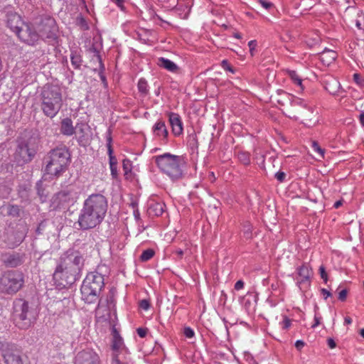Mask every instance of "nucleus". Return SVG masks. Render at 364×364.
I'll return each mask as SVG.
<instances>
[{
	"label": "nucleus",
	"mask_w": 364,
	"mask_h": 364,
	"mask_svg": "<svg viewBox=\"0 0 364 364\" xmlns=\"http://www.w3.org/2000/svg\"><path fill=\"white\" fill-rule=\"evenodd\" d=\"M50 159H70V154L65 146H58L49 152Z\"/></svg>",
	"instance_id": "nucleus-18"
},
{
	"label": "nucleus",
	"mask_w": 364,
	"mask_h": 364,
	"mask_svg": "<svg viewBox=\"0 0 364 364\" xmlns=\"http://www.w3.org/2000/svg\"><path fill=\"white\" fill-rule=\"evenodd\" d=\"M112 335L113 336V340L122 338L119 335V331L114 326L112 327Z\"/></svg>",
	"instance_id": "nucleus-54"
},
{
	"label": "nucleus",
	"mask_w": 364,
	"mask_h": 364,
	"mask_svg": "<svg viewBox=\"0 0 364 364\" xmlns=\"http://www.w3.org/2000/svg\"><path fill=\"white\" fill-rule=\"evenodd\" d=\"M39 134L32 129H25L16 139V147L14 154L15 159H32L39 149Z\"/></svg>",
	"instance_id": "nucleus-2"
},
{
	"label": "nucleus",
	"mask_w": 364,
	"mask_h": 364,
	"mask_svg": "<svg viewBox=\"0 0 364 364\" xmlns=\"http://www.w3.org/2000/svg\"><path fill=\"white\" fill-rule=\"evenodd\" d=\"M289 117L295 120L302 119V123L307 127L316 123L315 114L310 107H296L290 109Z\"/></svg>",
	"instance_id": "nucleus-12"
},
{
	"label": "nucleus",
	"mask_w": 364,
	"mask_h": 364,
	"mask_svg": "<svg viewBox=\"0 0 364 364\" xmlns=\"http://www.w3.org/2000/svg\"><path fill=\"white\" fill-rule=\"evenodd\" d=\"M36 27L33 31L37 35L36 43L40 38L49 41H55L58 38V26L53 18L50 16H41L35 21Z\"/></svg>",
	"instance_id": "nucleus-7"
},
{
	"label": "nucleus",
	"mask_w": 364,
	"mask_h": 364,
	"mask_svg": "<svg viewBox=\"0 0 364 364\" xmlns=\"http://www.w3.org/2000/svg\"><path fill=\"white\" fill-rule=\"evenodd\" d=\"M111 137H109L108 138V143L107 144V151H108V154H109V159H115V156H113V149L112 148V146H111Z\"/></svg>",
	"instance_id": "nucleus-43"
},
{
	"label": "nucleus",
	"mask_w": 364,
	"mask_h": 364,
	"mask_svg": "<svg viewBox=\"0 0 364 364\" xmlns=\"http://www.w3.org/2000/svg\"><path fill=\"white\" fill-rule=\"evenodd\" d=\"M112 1L115 2L118 6H119L121 9H123V2L124 0H112Z\"/></svg>",
	"instance_id": "nucleus-63"
},
{
	"label": "nucleus",
	"mask_w": 364,
	"mask_h": 364,
	"mask_svg": "<svg viewBox=\"0 0 364 364\" xmlns=\"http://www.w3.org/2000/svg\"><path fill=\"white\" fill-rule=\"evenodd\" d=\"M41 100L43 114L48 117L53 118L63 105L60 88L54 85H45L42 88Z\"/></svg>",
	"instance_id": "nucleus-3"
},
{
	"label": "nucleus",
	"mask_w": 364,
	"mask_h": 364,
	"mask_svg": "<svg viewBox=\"0 0 364 364\" xmlns=\"http://www.w3.org/2000/svg\"><path fill=\"white\" fill-rule=\"evenodd\" d=\"M75 364H100V358L92 350H82L77 354Z\"/></svg>",
	"instance_id": "nucleus-15"
},
{
	"label": "nucleus",
	"mask_w": 364,
	"mask_h": 364,
	"mask_svg": "<svg viewBox=\"0 0 364 364\" xmlns=\"http://www.w3.org/2000/svg\"><path fill=\"white\" fill-rule=\"evenodd\" d=\"M104 285V277L101 274H87L80 289L82 300L87 304L97 302Z\"/></svg>",
	"instance_id": "nucleus-6"
},
{
	"label": "nucleus",
	"mask_w": 364,
	"mask_h": 364,
	"mask_svg": "<svg viewBox=\"0 0 364 364\" xmlns=\"http://www.w3.org/2000/svg\"><path fill=\"white\" fill-rule=\"evenodd\" d=\"M320 54V60L325 65H329L337 58L335 51L327 48H325Z\"/></svg>",
	"instance_id": "nucleus-21"
},
{
	"label": "nucleus",
	"mask_w": 364,
	"mask_h": 364,
	"mask_svg": "<svg viewBox=\"0 0 364 364\" xmlns=\"http://www.w3.org/2000/svg\"><path fill=\"white\" fill-rule=\"evenodd\" d=\"M321 292L324 296L325 299H326L329 296H331V295H332L331 293L328 290L323 289V288L321 289Z\"/></svg>",
	"instance_id": "nucleus-59"
},
{
	"label": "nucleus",
	"mask_w": 364,
	"mask_h": 364,
	"mask_svg": "<svg viewBox=\"0 0 364 364\" xmlns=\"http://www.w3.org/2000/svg\"><path fill=\"white\" fill-rule=\"evenodd\" d=\"M60 132L63 135L72 136L75 133V127L70 118H65L60 122Z\"/></svg>",
	"instance_id": "nucleus-22"
},
{
	"label": "nucleus",
	"mask_w": 364,
	"mask_h": 364,
	"mask_svg": "<svg viewBox=\"0 0 364 364\" xmlns=\"http://www.w3.org/2000/svg\"><path fill=\"white\" fill-rule=\"evenodd\" d=\"M305 343L303 341L298 340L295 343V347L299 350H301V348L304 346Z\"/></svg>",
	"instance_id": "nucleus-56"
},
{
	"label": "nucleus",
	"mask_w": 364,
	"mask_h": 364,
	"mask_svg": "<svg viewBox=\"0 0 364 364\" xmlns=\"http://www.w3.org/2000/svg\"><path fill=\"white\" fill-rule=\"evenodd\" d=\"M0 213L9 217L19 218L23 211L19 205L7 203L0 207Z\"/></svg>",
	"instance_id": "nucleus-17"
},
{
	"label": "nucleus",
	"mask_w": 364,
	"mask_h": 364,
	"mask_svg": "<svg viewBox=\"0 0 364 364\" xmlns=\"http://www.w3.org/2000/svg\"><path fill=\"white\" fill-rule=\"evenodd\" d=\"M257 46V41L255 40L250 41L248 43V46L250 48V52L252 56H253L254 53L253 51L255 49V47Z\"/></svg>",
	"instance_id": "nucleus-51"
},
{
	"label": "nucleus",
	"mask_w": 364,
	"mask_h": 364,
	"mask_svg": "<svg viewBox=\"0 0 364 364\" xmlns=\"http://www.w3.org/2000/svg\"><path fill=\"white\" fill-rule=\"evenodd\" d=\"M139 306L144 310H147L150 306V303L148 300L143 299L140 301Z\"/></svg>",
	"instance_id": "nucleus-49"
},
{
	"label": "nucleus",
	"mask_w": 364,
	"mask_h": 364,
	"mask_svg": "<svg viewBox=\"0 0 364 364\" xmlns=\"http://www.w3.org/2000/svg\"><path fill=\"white\" fill-rule=\"evenodd\" d=\"M244 236L247 239H250L252 237V227L249 223H246L244 225Z\"/></svg>",
	"instance_id": "nucleus-38"
},
{
	"label": "nucleus",
	"mask_w": 364,
	"mask_h": 364,
	"mask_svg": "<svg viewBox=\"0 0 364 364\" xmlns=\"http://www.w3.org/2000/svg\"><path fill=\"white\" fill-rule=\"evenodd\" d=\"M347 295H348V289H342L341 291H340L338 292V299L341 301H345L346 300Z\"/></svg>",
	"instance_id": "nucleus-44"
},
{
	"label": "nucleus",
	"mask_w": 364,
	"mask_h": 364,
	"mask_svg": "<svg viewBox=\"0 0 364 364\" xmlns=\"http://www.w3.org/2000/svg\"><path fill=\"white\" fill-rule=\"evenodd\" d=\"M148 329L146 328H138L136 332L139 337L144 338L146 336Z\"/></svg>",
	"instance_id": "nucleus-47"
},
{
	"label": "nucleus",
	"mask_w": 364,
	"mask_h": 364,
	"mask_svg": "<svg viewBox=\"0 0 364 364\" xmlns=\"http://www.w3.org/2000/svg\"><path fill=\"white\" fill-rule=\"evenodd\" d=\"M283 323H284L283 328L287 329L291 325V320L289 318H288L287 316H284Z\"/></svg>",
	"instance_id": "nucleus-53"
},
{
	"label": "nucleus",
	"mask_w": 364,
	"mask_h": 364,
	"mask_svg": "<svg viewBox=\"0 0 364 364\" xmlns=\"http://www.w3.org/2000/svg\"><path fill=\"white\" fill-rule=\"evenodd\" d=\"M177 159L178 156L176 155L171 154L170 153H165L164 154L154 156V157H153L152 159Z\"/></svg>",
	"instance_id": "nucleus-39"
},
{
	"label": "nucleus",
	"mask_w": 364,
	"mask_h": 364,
	"mask_svg": "<svg viewBox=\"0 0 364 364\" xmlns=\"http://www.w3.org/2000/svg\"><path fill=\"white\" fill-rule=\"evenodd\" d=\"M0 350L2 351L6 364H23L21 357L17 350H14L9 343H0Z\"/></svg>",
	"instance_id": "nucleus-13"
},
{
	"label": "nucleus",
	"mask_w": 364,
	"mask_h": 364,
	"mask_svg": "<svg viewBox=\"0 0 364 364\" xmlns=\"http://www.w3.org/2000/svg\"><path fill=\"white\" fill-rule=\"evenodd\" d=\"M6 145H4V144H1L0 146V156L1 158L3 157H7V154H8V149H6Z\"/></svg>",
	"instance_id": "nucleus-52"
},
{
	"label": "nucleus",
	"mask_w": 364,
	"mask_h": 364,
	"mask_svg": "<svg viewBox=\"0 0 364 364\" xmlns=\"http://www.w3.org/2000/svg\"><path fill=\"white\" fill-rule=\"evenodd\" d=\"M169 122L172 132L175 135H180L183 132L182 122L178 114L171 112L168 114Z\"/></svg>",
	"instance_id": "nucleus-19"
},
{
	"label": "nucleus",
	"mask_w": 364,
	"mask_h": 364,
	"mask_svg": "<svg viewBox=\"0 0 364 364\" xmlns=\"http://www.w3.org/2000/svg\"><path fill=\"white\" fill-rule=\"evenodd\" d=\"M183 161H156L160 170L172 179L182 176Z\"/></svg>",
	"instance_id": "nucleus-11"
},
{
	"label": "nucleus",
	"mask_w": 364,
	"mask_h": 364,
	"mask_svg": "<svg viewBox=\"0 0 364 364\" xmlns=\"http://www.w3.org/2000/svg\"><path fill=\"white\" fill-rule=\"evenodd\" d=\"M319 273L321 277L323 279V282L326 283L328 282V274L326 272V269L323 266H321L319 267Z\"/></svg>",
	"instance_id": "nucleus-42"
},
{
	"label": "nucleus",
	"mask_w": 364,
	"mask_h": 364,
	"mask_svg": "<svg viewBox=\"0 0 364 364\" xmlns=\"http://www.w3.org/2000/svg\"><path fill=\"white\" fill-rule=\"evenodd\" d=\"M312 148L320 154L321 158H324L325 149L321 148L317 141L312 142Z\"/></svg>",
	"instance_id": "nucleus-36"
},
{
	"label": "nucleus",
	"mask_w": 364,
	"mask_h": 364,
	"mask_svg": "<svg viewBox=\"0 0 364 364\" xmlns=\"http://www.w3.org/2000/svg\"><path fill=\"white\" fill-rule=\"evenodd\" d=\"M154 133L159 136H162L163 139H166L168 136V132L164 121H158L153 127Z\"/></svg>",
	"instance_id": "nucleus-23"
},
{
	"label": "nucleus",
	"mask_w": 364,
	"mask_h": 364,
	"mask_svg": "<svg viewBox=\"0 0 364 364\" xmlns=\"http://www.w3.org/2000/svg\"><path fill=\"white\" fill-rule=\"evenodd\" d=\"M13 318L16 326L27 329L36 320L37 311L33 304L23 299H17L14 301Z\"/></svg>",
	"instance_id": "nucleus-5"
},
{
	"label": "nucleus",
	"mask_w": 364,
	"mask_h": 364,
	"mask_svg": "<svg viewBox=\"0 0 364 364\" xmlns=\"http://www.w3.org/2000/svg\"><path fill=\"white\" fill-rule=\"evenodd\" d=\"M67 163L61 164L60 161H49L46 166V172L48 174L59 176L67 169Z\"/></svg>",
	"instance_id": "nucleus-16"
},
{
	"label": "nucleus",
	"mask_w": 364,
	"mask_h": 364,
	"mask_svg": "<svg viewBox=\"0 0 364 364\" xmlns=\"http://www.w3.org/2000/svg\"><path fill=\"white\" fill-rule=\"evenodd\" d=\"M353 80L358 85H362L363 83V80H361L360 75L358 73H355L353 75Z\"/></svg>",
	"instance_id": "nucleus-57"
},
{
	"label": "nucleus",
	"mask_w": 364,
	"mask_h": 364,
	"mask_svg": "<svg viewBox=\"0 0 364 364\" xmlns=\"http://www.w3.org/2000/svg\"><path fill=\"white\" fill-rule=\"evenodd\" d=\"M108 208L107 198L100 193H94L84 201L77 224L82 230H90L100 225Z\"/></svg>",
	"instance_id": "nucleus-1"
},
{
	"label": "nucleus",
	"mask_w": 364,
	"mask_h": 364,
	"mask_svg": "<svg viewBox=\"0 0 364 364\" xmlns=\"http://www.w3.org/2000/svg\"><path fill=\"white\" fill-rule=\"evenodd\" d=\"M244 287V282L242 280H238L235 284V289L240 290Z\"/></svg>",
	"instance_id": "nucleus-58"
},
{
	"label": "nucleus",
	"mask_w": 364,
	"mask_h": 364,
	"mask_svg": "<svg viewBox=\"0 0 364 364\" xmlns=\"http://www.w3.org/2000/svg\"><path fill=\"white\" fill-rule=\"evenodd\" d=\"M221 65L225 70H228L230 71L231 73H234L233 68L229 65L227 60H223L222 61Z\"/></svg>",
	"instance_id": "nucleus-50"
},
{
	"label": "nucleus",
	"mask_w": 364,
	"mask_h": 364,
	"mask_svg": "<svg viewBox=\"0 0 364 364\" xmlns=\"http://www.w3.org/2000/svg\"><path fill=\"white\" fill-rule=\"evenodd\" d=\"M262 6L266 9H270L273 7V4L265 0H258Z\"/></svg>",
	"instance_id": "nucleus-48"
},
{
	"label": "nucleus",
	"mask_w": 364,
	"mask_h": 364,
	"mask_svg": "<svg viewBox=\"0 0 364 364\" xmlns=\"http://www.w3.org/2000/svg\"><path fill=\"white\" fill-rule=\"evenodd\" d=\"M61 263L68 270L72 272L77 277H80L81 270L84 266L85 259L77 251H68L61 258Z\"/></svg>",
	"instance_id": "nucleus-9"
},
{
	"label": "nucleus",
	"mask_w": 364,
	"mask_h": 364,
	"mask_svg": "<svg viewBox=\"0 0 364 364\" xmlns=\"http://www.w3.org/2000/svg\"><path fill=\"white\" fill-rule=\"evenodd\" d=\"M211 204L213 205V207L211 208L210 213L213 215V217H218L220 215V210H218V205L220 204V202L215 200H213L211 202Z\"/></svg>",
	"instance_id": "nucleus-33"
},
{
	"label": "nucleus",
	"mask_w": 364,
	"mask_h": 364,
	"mask_svg": "<svg viewBox=\"0 0 364 364\" xmlns=\"http://www.w3.org/2000/svg\"><path fill=\"white\" fill-rule=\"evenodd\" d=\"M321 162V164H323V161H320ZM323 166H325V168L323 169H321V170H318L322 174H325V173H327L330 171V170L331 169V166H328L326 164H323Z\"/></svg>",
	"instance_id": "nucleus-55"
},
{
	"label": "nucleus",
	"mask_w": 364,
	"mask_h": 364,
	"mask_svg": "<svg viewBox=\"0 0 364 364\" xmlns=\"http://www.w3.org/2000/svg\"><path fill=\"white\" fill-rule=\"evenodd\" d=\"M289 77L291 79L296 82L298 85L301 87V89H303L302 85V80L300 78V77L297 75L296 71L294 70H289L288 72Z\"/></svg>",
	"instance_id": "nucleus-32"
},
{
	"label": "nucleus",
	"mask_w": 364,
	"mask_h": 364,
	"mask_svg": "<svg viewBox=\"0 0 364 364\" xmlns=\"http://www.w3.org/2000/svg\"><path fill=\"white\" fill-rule=\"evenodd\" d=\"M298 274L300 277H303V279L301 282H298L299 285L304 283L305 281H309L310 274L309 269L307 267L303 265L299 268Z\"/></svg>",
	"instance_id": "nucleus-27"
},
{
	"label": "nucleus",
	"mask_w": 364,
	"mask_h": 364,
	"mask_svg": "<svg viewBox=\"0 0 364 364\" xmlns=\"http://www.w3.org/2000/svg\"><path fill=\"white\" fill-rule=\"evenodd\" d=\"M149 211L153 212L156 215L159 216L164 213L163 205L155 203L150 206Z\"/></svg>",
	"instance_id": "nucleus-30"
},
{
	"label": "nucleus",
	"mask_w": 364,
	"mask_h": 364,
	"mask_svg": "<svg viewBox=\"0 0 364 364\" xmlns=\"http://www.w3.org/2000/svg\"><path fill=\"white\" fill-rule=\"evenodd\" d=\"M155 252L152 249H147L143 251L142 254L140 256V259L142 262H146L150 259L154 255Z\"/></svg>",
	"instance_id": "nucleus-31"
},
{
	"label": "nucleus",
	"mask_w": 364,
	"mask_h": 364,
	"mask_svg": "<svg viewBox=\"0 0 364 364\" xmlns=\"http://www.w3.org/2000/svg\"><path fill=\"white\" fill-rule=\"evenodd\" d=\"M7 26L14 31L18 38L28 45L36 43L37 35L33 31V26L23 22L21 16L16 12L9 11L6 13Z\"/></svg>",
	"instance_id": "nucleus-4"
},
{
	"label": "nucleus",
	"mask_w": 364,
	"mask_h": 364,
	"mask_svg": "<svg viewBox=\"0 0 364 364\" xmlns=\"http://www.w3.org/2000/svg\"><path fill=\"white\" fill-rule=\"evenodd\" d=\"M37 194L38 195L41 200L45 202L48 197V193L46 192L45 188L43 187V183L39 181L36 183Z\"/></svg>",
	"instance_id": "nucleus-28"
},
{
	"label": "nucleus",
	"mask_w": 364,
	"mask_h": 364,
	"mask_svg": "<svg viewBox=\"0 0 364 364\" xmlns=\"http://www.w3.org/2000/svg\"><path fill=\"white\" fill-rule=\"evenodd\" d=\"M80 277L72 272L68 270L65 267L60 264L53 274V280L59 289L70 287Z\"/></svg>",
	"instance_id": "nucleus-10"
},
{
	"label": "nucleus",
	"mask_w": 364,
	"mask_h": 364,
	"mask_svg": "<svg viewBox=\"0 0 364 364\" xmlns=\"http://www.w3.org/2000/svg\"><path fill=\"white\" fill-rule=\"evenodd\" d=\"M275 178L279 182H283L286 177V173L283 171H278L274 174Z\"/></svg>",
	"instance_id": "nucleus-46"
},
{
	"label": "nucleus",
	"mask_w": 364,
	"mask_h": 364,
	"mask_svg": "<svg viewBox=\"0 0 364 364\" xmlns=\"http://www.w3.org/2000/svg\"><path fill=\"white\" fill-rule=\"evenodd\" d=\"M183 333L186 336V337H187L188 338H193L195 334L192 328H191L190 327H186L184 328Z\"/></svg>",
	"instance_id": "nucleus-45"
},
{
	"label": "nucleus",
	"mask_w": 364,
	"mask_h": 364,
	"mask_svg": "<svg viewBox=\"0 0 364 364\" xmlns=\"http://www.w3.org/2000/svg\"><path fill=\"white\" fill-rule=\"evenodd\" d=\"M320 319L321 318L317 317L316 316H314V323L312 325V328H316L320 324Z\"/></svg>",
	"instance_id": "nucleus-62"
},
{
	"label": "nucleus",
	"mask_w": 364,
	"mask_h": 364,
	"mask_svg": "<svg viewBox=\"0 0 364 364\" xmlns=\"http://www.w3.org/2000/svg\"><path fill=\"white\" fill-rule=\"evenodd\" d=\"M70 58L73 66L76 69L80 68L82 63L81 56L76 53L72 52Z\"/></svg>",
	"instance_id": "nucleus-29"
},
{
	"label": "nucleus",
	"mask_w": 364,
	"mask_h": 364,
	"mask_svg": "<svg viewBox=\"0 0 364 364\" xmlns=\"http://www.w3.org/2000/svg\"><path fill=\"white\" fill-rule=\"evenodd\" d=\"M24 284V276L21 272L11 270L5 272L0 277V291L13 294L19 291Z\"/></svg>",
	"instance_id": "nucleus-8"
},
{
	"label": "nucleus",
	"mask_w": 364,
	"mask_h": 364,
	"mask_svg": "<svg viewBox=\"0 0 364 364\" xmlns=\"http://www.w3.org/2000/svg\"><path fill=\"white\" fill-rule=\"evenodd\" d=\"M327 342H328V346L331 348H334L336 346V343L335 341L331 338H328Z\"/></svg>",
	"instance_id": "nucleus-60"
},
{
	"label": "nucleus",
	"mask_w": 364,
	"mask_h": 364,
	"mask_svg": "<svg viewBox=\"0 0 364 364\" xmlns=\"http://www.w3.org/2000/svg\"><path fill=\"white\" fill-rule=\"evenodd\" d=\"M360 124L364 127V112H362L359 117Z\"/></svg>",
	"instance_id": "nucleus-64"
},
{
	"label": "nucleus",
	"mask_w": 364,
	"mask_h": 364,
	"mask_svg": "<svg viewBox=\"0 0 364 364\" xmlns=\"http://www.w3.org/2000/svg\"><path fill=\"white\" fill-rule=\"evenodd\" d=\"M111 169V173L114 178H117L118 176L117 165L118 161H109Z\"/></svg>",
	"instance_id": "nucleus-35"
},
{
	"label": "nucleus",
	"mask_w": 364,
	"mask_h": 364,
	"mask_svg": "<svg viewBox=\"0 0 364 364\" xmlns=\"http://www.w3.org/2000/svg\"><path fill=\"white\" fill-rule=\"evenodd\" d=\"M341 88L340 82L335 79L327 82L326 86V89L332 95H336Z\"/></svg>",
	"instance_id": "nucleus-26"
},
{
	"label": "nucleus",
	"mask_w": 364,
	"mask_h": 364,
	"mask_svg": "<svg viewBox=\"0 0 364 364\" xmlns=\"http://www.w3.org/2000/svg\"><path fill=\"white\" fill-rule=\"evenodd\" d=\"M138 89L139 92L144 95H146L148 93L147 82L144 79L141 78L139 80L138 82Z\"/></svg>",
	"instance_id": "nucleus-34"
},
{
	"label": "nucleus",
	"mask_w": 364,
	"mask_h": 364,
	"mask_svg": "<svg viewBox=\"0 0 364 364\" xmlns=\"http://www.w3.org/2000/svg\"><path fill=\"white\" fill-rule=\"evenodd\" d=\"M75 194L74 188L71 186H68L57 193V198L61 202L66 203L73 199Z\"/></svg>",
	"instance_id": "nucleus-20"
},
{
	"label": "nucleus",
	"mask_w": 364,
	"mask_h": 364,
	"mask_svg": "<svg viewBox=\"0 0 364 364\" xmlns=\"http://www.w3.org/2000/svg\"><path fill=\"white\" fill-rule=\"evenodd\" d=\"M157 64L160 67H162L171 72H176L178 69V66L173 62L162 57L158 59Z\"/></svg>",
	"instance_id": "nucleus-24"
},
{
	"label": "nucleus",
	"mask_w": 364,
	"mask_h": 364,
	"mask_svg": "<svg viewBox=\"0 0 364 364\" xmlns=\"http://www.w3.org/2000/svg\"><path fill=\"white\" fill-rule=\"evenodd\" d=\"M131 161H122V168L124 171V176L127 178L129 173L131 172L132 166L130 164Z\"/></svg>",
	"instance_id": "nucleus-37"
},
{
	"label": "nucleus",
	"mask_w": 364,
	"mask_h": 364,
	"mask_svg": "<svg viewBox=\"0 0 364 364\" xmlns=\"http://www.w3.org/2000/svg\"><path fill=\"white\" fill-rule=\"evenodd\" d=\"M122 344V338L114 339L112 342V348L113 350H117Z\"/></svg>",
	"instance_id": "nucleus-41"
},
{
	"label": "nucleus",
	"mask_w": 364,
	"mask_h": 364,
	"mask_svg": "<svg viewBox=\"0 0 364 364\" xmlns=\"http://www.w3.org/2000/svg\"><path fill=\"white\" fill-rule=\"evenodd\" d=\"M1 260L6 267L15 268L23 263L24 255L14 252H6L1 255Z\"/></svg>",
	"instance_id": "nucleus-14"
},
{
	"label": "nucleus",
	"mask_w": 364,
	"mask_h": 364,
	"mask_svg": "<svg viewBox=\"0 0 364 364\" xmlns=\"http://www.w3.org/2000/svg\"><path fill=\"white\" fill-rule=\"evenodd\" d=\"M31 191V186L28 184H21L18 186V195L21 199V201H27L29 200V192Z\"/></svg>",
	"instance_id": "nucleus-25"
},
{
	"label": "nucleus",
	"mask_w": 364,
	"mask_h": 364,
	"mask_svg": "<svg viewBox=\"0 0 364 364\" xmlns=\"http://www.w3.org/2000/svg\"><path fill=\"white\" fill-rule=\"evenodd\" d=\"M93 50H94V52L97 53V54L95 55V57L96 58V60L99 62L100 66L103 67L100 55L98 54V52L97 51L95 48H93Z\"/></svg>",
	"instance_id": "nucleus-61"
},
{
	"label": "nucleus",
	"mask_w": 364,
	"mask_h": 364,
	"mask_svg": "<svg viewBox=\"0 0 364 364\" xmlns=\"http://www.w3.org/2000/svg\"><path fill=\"white\" fill-rule=\"evenodd\" d=\"M291 109L296 107H309L306 103L301 99H296L291 102Z\"/></svg>",
	"instance_id": "nucleus-40"
}]
</instances>
